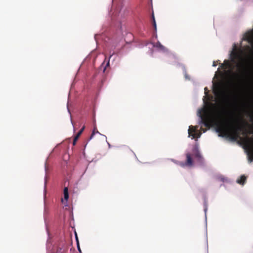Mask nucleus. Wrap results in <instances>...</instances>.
<instances>
[{"mask_svg": "<svg viewBox=\"0 0 253 253\" xmlns=\"http://www.w3.org/2000/svg\"><path fill=\"white\" fill-rule=\"evenodd\" d=\"M78 250L81 252V249L79 246V244H77Z\"/></svg>", "mask_w": 253, "mask_h": 253, "instance_id": "21", "label": "nucleus"}, {"mask_svg": "<svg viewBox=\"0 0 253 253\" xmlns=\"http://www.w3.org/2000/svg\"><path fill=\"white\" fill-rule=\"evenodd\" d=\"M186 160L185 162H180L179 165L182 167H192L193 166L194 161L192 157L195 161L199 163H201L204 161V158L201 155L198 147L195 145L192 148V153H187L186 154Z\"/></svg>", "mask_w": 253, "mask_h": 253, "instance_id": "3", "label": "nucleus"}, {"mask_svg": "<svg viewBox=\"0 0 253 253\" xmlns=\"http://www.w3.org/2000/svg\"><path fill=\"white\" fill-rule=\"evenodd\" d=\"M211 123L219 136L229 138L233 141L241 139V132L246 136L248 133L246 127L248 124L245 121H242V125H240L238 120H231L219 115L212 119Z\"/></svg>", "mask_w": 253, "mask_h": 253, "instance_id": "1", "label": "nucleus"}, {"mask_svg": "<svg viewBox=\"0 0 253 253\" xmlns=\"http://www.w3.org/2000/svg\"><path fill=\"white\" fill-rule=\"evenodd\" d=\"M247 179L246 176L245 175H242L240 176V178L237 180V182L240 184L243 185L246 182Z\"/></svg>", "mask_w": 253, "mask_h": 253, "instance_id": "10", "label": "nucleus"}, {"mask_svg": "<svg viewBox=\"0 0 253 253\" xmlns=\"http://www.w3.org/2000/svg\"><path fill=\"white\" fill-rule=\"evenodd\" d=\"M96 129H97L96 127H94V130H93V131H92V133H91V135H90V139L92 138V137H93V135L95 134V133L96 132V133H98L100 134V133L98 132V131L97 130H96Z\"/></svg>", "mask_w": 253, "mask_h": 253, "instance_id": "13", "label": "nucleus"}, {"mask_svg": "<svg viewBox=\"0 0 253 253\" xmlns=\"http://www.w3.org/2000/svg\"><path fill=\"white\" fill-rule=\"evenodd\" d=\"M109 65V61H108L106 64V66H108Z\"/></svg>", "mask_w": 253, "mask_h": 253, "instance_id": "23", "label": "nucleus"}, {"mask_svg": "<svg viewBox=\"0 0 253 253\" xmlns=\"http://www.w3.org/2000/svg\"><path fill=\"white\" fill-rule=\"evenodd\" d=\"M237 67L238 73H233V74L238 81L240 82L243 81L248 77L250 72L249 68L244 62L237 64Z\"/></svg>", "mask_w": 253, "mask_h": 253, "instance_id": "4", "label": "nucleus"}, {"mask_svg": "<svg viewBox=\"0 0 253 253\" xmlns=\"http://www.w3.org/2000/svg\"><path fill=\"white\" fill-rule=\"evenodd\" d=\"M81 134H82L81 133V132H78L76 136L74 137L75 140L77 141Z\"/></svg>", "mask_w": 253, "mask_h": 253, "instance_id": "15", "label": "nucleus"}, {"mask_svg": "<svg viewBox=\"0 0 253 253\" xmlns=\"http://www.w3.org/2000/svg\"><path fill=\"white\" fill-rule=\"evenodd\" d=\"M220 67L223 69H231L232 65L228 60H225L224 63L220 65Z\"/></svg>", "mask_w": 253, "mask_h": 253, "instance_id": "8", "label": "nucleus"}, {"mask_svg": "<svg viewBox=\"0 0 253 253\" xmlns=\"http://www.w3.org/2000/svg\"><path fill=\"white\" fill-rule=\"evenodd\" d=\"M184 76H185V78L186 79L190 80V77L188 75V74H187V73L186 72L184 73Z\"/></svg>", "mask_w": 253, "mask_h": 253, "instance_id": "16", "label": "nucleus"}, {"mask_svg": "<svg viewBox=\"0 0 253 253\" xmlns=\"http://www.w3.org/2000/svg\"><path fill=\"white\" fill-rule=\"evenodd\" d=\"M75 234H76V239L77 243V244H79V243L78 238V237H77V234L76 233Z\"/></svg>", "mask_w": 253, "mask_h": 253, "instance_id": "18", "label": "nucleus"}, {"mask_svg": "<svg viewBox=\"0 0 253 253\" xmlns=\"http://www.w3.org/2000/svg\"><path fill=\"white\" fill-rule=\"evenodd\" d=\"M204 96L203 97V107L198 110L197 115L199 117V126H190L188 129V136L192 139L198 138L200 137L202 131L206 132V87L204 88Z\"/></svg>", "mask_w": 253, "mask_h": 253, "instance_id": "2", "label": "nucleus"}, {"mask_svg": "<svg viewBox=\"0 0 253 253\" xmlns=\"http://www.w3.org/2000/svg\"><path fill=\"white\" fill-rule=\"evenodd\" d=\"M84 128H85V126H84L79 131V132H81V133L82 134L83 133V132L84 131Z\"/></svg>", "mask_w": 253, "mask_h": 253, "instance_id": "17", "label": "nucleus"}, {"mask_svg": "<svg viewBox=\"0 0 253 253\" xmlns=\"http://www.w3.org/2000/svg\"><path fill=\"white\" fill-rule=\"evenodd\" d=\"M67 250L64 247H58L55 252L52 253H65Z\"/></svg>", "mask_w": 253, "mask_h": 253, "instance_id": "11", "label": "nucleus"}, {"mask_svg": "<svg viewBox=\"0 0 253 253\" xmlns=\"http://www.w3.org/2000/svg\"><path fill=\"white\" fill-rule=\"evenodd\" d=\"M216 65H217V63H216L215 62H213V66H216Z\"/></svg>", "mask_w": 253, "mask_h": 253, "instance_id": "22", "label": "nucleus"}, {"mask_svg": "<svg viewBox=\"0 0 253 253\" xmlns=\"http://www.w3.org/2000/svg\"><path fill=\"white\" fill-rule=\"evenodd\" d=\"M154 47L158 48L160 50L162 51H166L167 49L163 45L159 42H157L153 45Z\"/></svg>", "mask_w": 253, "mask_h": 253, "instance_id": "9", "label": "nucleus"}, {"mask_svg": "<svg viewBox=\"0 0 253 253\" xmlns=\"http://www.w3.org/2000/svg\"><path fill=\"white\" fill-rule=\"evenodd\" d=\"M64 199L66 200H68L69 198V194H68V189L67 187H65L64 188Z\"/></svg>", "mask_w": 253, "mask_h": 253, "instance_id": "12", "label": "nucleus"}, {"mask_svg": "<svg viewBox=\"0 0 253 253\" xmlns=\"http://www.w3.org/2000/svg\"><path fill=\"white\" fill-rule=\"evenodd\" d=\"M106 67H105L104 68L103 72H105V70H106Z\"/></svg>", "mask_w": 253, "mask_h": 253, "instance_id": "25", "label": "nucleus"}, {"mask_svg": "<svg viewBox=\"0 0 253 253\" xmlns=\"http://www.w3.org/2000/svg\"><path fill=\"white\" fill-rule=\"evenodd\" d=\"M229 71L231 73H232V71L231 70H230Z\"/></svg>", "mask_w": 253, "mask_h": 253, "instance_id": "27", "label": "nucleus"}, {"mask_svg": "<svg viewBox=\"0 0 253 253\" xmlns=\"http://www.w3.org/2000/svg\"><path fill=\"white\" fill-rule=\"evenodd\" d=\"M245 39L249 42H253V31L247 33L245 35Z\"/></svg>", "mask_w": 253, "mask_h": 253, "instance_id": "6", "label": "nucleus"}, {"mask_svg": "<svg viewBox=\"0 0 253 253\" xmlns=\"http://www.w3.org/2000/svg\"><path fill=\"white\" fill-rule=\"evenodd\" d=\"M76 142H77V141H75V139L74 138L73 142V145H75L76 144Z\"/></svg>", "mask_w": 253, "mask_h": 253, "instance_id": "20", "label": "nucleus"}, {"mask_svg": "<svg viewBox=\"0 0 253 253\" xmlns=\"http://www.w3.org/2000/svg\"><path fill=\"white\" fill-rule=\"evenodd\" d=\"M209 96L208 89L207 88V130L210 128V125L209 120Z\"/></svg>", "mask_w": 253, "mask_h": 253, "instance_id": "5", "label": "nucleus"}, {"mask_svg": "<svg viewBox=\"0 0 253 253\" xmlns=\"http://www.w3.org/2000/svg\"><path fill=\"white\" fill-rule=\"evenodd\" d=\"M223 91L221 88V85L218 84L217 86V89L214 91V94L216 96L220 97L223 94Z\"/></svg>", "mask_w": 253, "mask_h": 253, "instance_id": "7", "label": "nucleus"}, {"mask_svg": "<svg viewBox=\"0 0 253 253\" xmlns=\"http://www.w3.org/2000/svg\"><path fill=\"white\" fill-rule=\"evenodd\" d=\"M204 211L206 213V207H204Z\"/></svg>", "mask_w": 253, "mask_h": 253, "instance_id": "24", "label": "nucleus"}, {"mask_svg": "<svg viewBox=\"0 0 253 253\" xmlns=\"http://www.w3.org/2000/svg\"><path fill=\"white\" fill-rule=\"evenodd\" d=\"M233 55L234 56V58H236L238 56V54L236 52L233 53Z\"/></svg>", "mask_w": 253, "mask_h": 253, "instance_id": "19", "label": "nucleus"}, {"mask_svg": "<svg viewBox=\"0 0 253 253\" xmlns=\"http://www.w3.org/2000/svg\"><path fill=\"white\" fill-rule=\"evenodd\" d=\"M152 19H153V25L155 30H156V23L154 15L152 14Z\"/></svg>", "mask_w": 253, "mask_h": 253, "instance_id": "14", "label": "nucleus"}, {"mask_svg": "<svg viewBox=\"0 0 253 253\" xmlns=\"http://www.w3.org/2000/svg\"><path fill=\"white\" fill-rule=\"evenodd\" d=\"M121 8H118V10H119V11H120V10H121Z\"/></svg>", "mask_w": 253, "mask_h": 253, "instance_id": "26", "label": "nucleus"}]
</instances>
